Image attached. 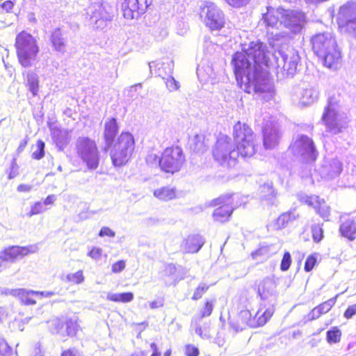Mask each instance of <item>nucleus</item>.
I'll list each match as a JSON object with an SVG mask.
<instances>
[{
  "label": "nucleus",
  "instance_id": "nucleus-1",
  "mask_svg": "<svg viewBox=\"0 0 356 356\" xmlns=\"http://www.w3.org/2000/svg\"><path fill=\"white\" fill-rule=\"evenodd\" d=\"M265 48L266 45L259 41L252 42L247 49L234 54L232 63L240 87L248 93L254 92L268 102L273 97L275 90L264 68L269 66L270 61Z\"/></svg>",
  "mask_w": 356,
  "mask_h": 356
},
{
  "label": "nucleus",
  "instance_id": "nucleus-2",
  "mask_svg": "<svg viewBox=\"0 0 356 356\" xmlns=\"http://www.w3.org/2000/svg\"><path fill=\"white\" fill-rule=\"evenodd\" d=\"M233 136L236 149L227 135H220L213 150L214 159L221 165L234 166L239 155L243 158L253 156L256 151L254 136L250 127L238 121L233 127Z\"/></svg>",
  "mask_w": 356,
  "mask_h": 356
},
{
  "label": "nucleus",
  "instance_id": "nucleus-3",
  "mask_svg": "<svg viewBox=\"0 0 356 356\" xmlns=\"http://www.w3.org/2000/svg\"><path fill=\"white\" fill-rule=\"evenodd\" d=\"M312 43L314 52L323 60L324 65L337 70L341 56L333 35L330 33L316 34L312 38Z\"/></svg>",
  "mask_w": 356,
  "mask_h": 356
},
{
  "label": "nucleus",
  "instance_id": "nucleus-4",
  "mask_svg": "<svg viewBox=\"0 0 356 356\" xmlns=\"http://www.w3.org/2000/svg\"><path fill=\"white\" fill-rule=\"evenodd\" d=\"M15 47L19 63L24 67H31L39 52L36 39L31 33L22 31L16 36Z\"/></svg>",
  "mask_w": 356,
  "mask_h": 356
},
{
  "label": "nucleus",
  "instance_id": "nucleus-5",
  "mask_svg": "<svg viewBox=\"0 0 356 356\" xmlns=\"http://www.w3.org/2000/svg\"><path fill=\"white\" fill-rule=\"evenodd\" d=\"M134 149V136L129 132L122 131L109 149L113 165L115 167H121L125 165L131 159Z\"/></svg>",
  "mask_w": 356,
  "mask_h": 356
},
{
  "label": "nucleus",
  "instance_id": "nucleus-6",
  "mask_svg": "<svg viewBox=\"0 0 356 356\" xmlns=\"http://www.w3.org/2000/svg\"><path fill=\"white\" fill-rule=\"evenodd\" d=\"M277 59V75L278 79L293 77L300 62L298 52L293 48L280 50L275 55Z\"/></svg>",
  "mask_w": 356,
  "mask_h": 356
},
{
  "label": "nucleus",
  "instance_id": "nucleus-7",
  "mask_svg": "<svg viewBox=\"0 0 356 356\" xmlns=\"http://www.w3.org/2000/svg\"><path fill=\"white\" fill-rule=\"evenodd\" d=\"M76 151L88 170H94L98 168L100 155L93 140L88 137L79 138L76 142Z\"/></svg>",
  "mask_w": 356,
  "mask_h": 356
},
{
  "label": "nucleus",
  "instance_id": "nucleus-8",
  "mask_svg": "<svg viewBox=\"0 0 356 356\" xmlns=\"http://www.w3.org/2000/svg\"><path fill=\"white\" fill-rule=\"evenodd\" d=\"M322 120L329 131L334 134L339 133L345 127L346 122L344 120L343 115L340 113V106L335 98L330 97L328 99L327 105L325 108L322 116Z\"/></svg>",
  "mask_w": 356,
  "mask_h": 356
},
{
  "label": "nucleus",
  "instance_id": "nucleus-9",
  "mask_svg": "<svg viewBox=\"0 0 356 356\" xmlns=\"http://www.w3.org/2000/svg\"><path fill=\"white\" fill-rule=\"evenodd\" d=\"M186 161L182 149L179 146L167 147L159 159L161 169L167 172L174 174L179 172Z\"/></svg>",
  "mask_w": 356,
  "mask_h": 356
},
{
  "label": "nucleus",
  "instance_id": "nucleus-10",
  "mask_svg": "<svg viewBox=\"0 0 356 356\" xmlns=\"http://www.w3.org/2000/svg\"><path fill=\"white\" fill-rule=\"evenodd\" d=\"M38 251L36 244L27 246L12 245L6 248L0 252V272L8 267V264H14L29 254Z\"/></svg>",
  "mask_w": 356,
  "mask_h": 356
},
{
  "label": "nucleus",
  "instance_id": "nucleus-11",
  "mask_svg": "<svg viewBox=\"0 0 356 356\" xmlns=\"http://www.w3.org/2000/svg\"><path fill=\"white\" fill-rule=\"evenodd\" d=\"M290 149L295 156L301 157L307 162L314 161L318 156L313 140L305 135L298 136Z\"/></svg>",
  "mask_w": 356,
  "mask_h": 356
},
{
  "label": "nucleus",
  "instance_id": "nucleus-12",
  "mask_svg": "<svg viewBox=\"0 0 356 356\" xmlns=\"http://www.w3.org/2000/svg\"><path fill=\"white\" fill-rule=\"evenodd\" d=\"M337 21L339 28L356 38V3L348 2L342 6Z\"/></svg>",
  "mask_w": 356,
  "mask_h": 356
},
{
  "label": "nucleus",
  "instance_id": "nucleus-13",
  "mask_svg": "<svg viewBox=\"0 0 356 356\" xmlns=\"http://www.w3.org/2000/svg\"><path fill=\"white\" fill-rule=\"evenodd\" d=\"M86 15L89 17L94 28L97 29H103L106 26V22L111 21L113 17V15L101 2H95L88 6L86 9Z\"/></svg>",
  "mask_w": 356,
  "mask_h": 356
},
{
  "label": "nucleus",
  "instance_id": "nucleus-14",
  "mask_svg": "<svg viewBox=\"0 0 356 356\" xmlns=\"http://www.w3.org/2000/svg\"><path fill=\"white\" fill-rule=\"evenodd\" d=\"M274 311L272 307L264 309L261 305L254 316L249 310L245 309L240 312L238 318L249 327H257L264 325L272 317Z\"/></svg>",
  "mask_w": 356,
  "mask_h": 356
},
{
  "label": "nucleus",
  "instance_id": "nucleus-15",
  "mask_svg": "<svg viewBox=\"0 0 356 356\" xmlns=\"http://www.w3.org/2000/svg\"><path fill=\"white\" fill-rule=\"evenodd\" d=\"M202 11L206 13L205 24L211 31H219L224 26V14L213 3L205 2Z\"/></svg>",
  "mask_w": 356,
  "mask_h": 356
},
{
  "label": "nucleus",
  "instance_id": "nucleus-16",
  "mask_svg": "<svg viewBox=\"0 0 356 356\" xmlns=\"http://www.w3.org/2000/svg\"><path fill=\"white\" fill-rule=\"evenodd\" d=\"M152 3V0H124L121 6L123 16L128 19H138Z\"/></svg>",
  "mask_w": 356,
  "mask_h": 356
},
{
  "label": "nucleus",
  "instance_id": "nucleus-17",
  "mask_svg": "<svg viewBox=\"0 0 356 356\" xmlns=\"http://www.w3.org/2000/svg\"><path fill=\"white\" fill-rule=\"evenodd\" d=\"M229 202L228 196L221 195L208 203H205V205L207 207L220 206L213 211L212 216L215 221L223 223L229 220L233 213L232 207L227 204Z\"/></svg>",
  "mask_w": 356,
  "mask_h": 356
},
{
  "label": "nucleus",
  "instance_id": "nucleus-18",
  "mask_svg": "<svg viewBox=\"0 0 356 356\" xmlns=\"http://www.w3.org/2000/svg\"><path fill=\"white\" fill-rule=\"evenodd\" d=\"M305 21V17L302 12L284 9L281 22L282 26L289 32L297 34L302 29Z\"/></svg>",
  "mask_w": 356,
  "mask_h": 356
},
{
  "label": "nucleus",
  "instance_id": "nucleus-19",
  "mask_svg": "<svg viewBox=\"0 0 356 356\" xmlns=\"http://www.w3.org/2000/svg\"><path fill=\"white\" fill-rule=\"evenodd\" d=\"M258 293L263 301L262 305L264 309L272 307L276 302V291L275 284L270 279H264L259 285Z\"/></svg>",
  "mask_w": 356,
  "mask_h": 356
},
{
  "label": "nucleus",
  "instance_id": "nucleus-20",
  "mask_svg": "<svg viewBox=\"0 0 356 356\" xmlns=\"http://www.w3.org/2000/svg\"><path fill=\"white\" fill-rule=\"evenodd\" d=\"M119 131V126L116 118H108L104 123L103 138L104 141V152H107L112 147L115 138Z\"/></svg>",
  "mask_w": 356,
  "mask_h": 356
},
{
  "label": "nucleus",
  "instance_id": "nucleus-21",
  "mask_svg": "<svg viewBox=\"0 0 356 356\" xmlns=\"http://www.w3.org/2000/svg\"><path fill=\"white\" fill-rule=\"evenodd\" d=\"M49 41L54 51L61 54L66 52L68 40L67 33L63 29L58 27L51 31Z\"/></svg>",
  "mask_w": 356,
  "mask_h": 356
},
{
  "label": "nucleus",
  "instance_id": "nucleus-22",
  "mask_svg": "<svg viewBox=\"0 0 356 356\" xmlns=\"http://www.w3.org/2000/svg\"><path fill=\"white\" fill-rule=\"evenodd\" d=\"M284 9L282 7L277 8H267V12L263 14L262 19L268 27L280 29L282 27V14Z\"/></svg>",
  "mask_w": 356,
  "mask_h": 356
},
{
  "label": "nucleus",
  "instance_id": "nucleus-23",
  "mask_svg": "<svg viewBox=\"0 0 356 356\" xmlns=\"http://www.w3.org/2000/svg\"><path fill=\"white\" fill-rule=\"evenodd\" d=\"M280 134L276 124H266L263 129L264 146L266 149H273L278 143Z\"/></svg>",
  "mask_w": 356,
  "mask_h": 356
},
{
  "label": "nucleus",
  "instance_id": "nucleus-24",
  "mask_svg": "<svg viewBox=\"0 0 356 356\" xmlns=\"http://www.w3.org/2000/svg\"><path fill=\"white\" fill-rule=\"evenodd\" d=\"M276 192L273 188L272 182H266L259 187V195L262 200H264L270 205L276 203Z\"/></svg>",
  "mask_w": 356,
  "mask_h": 356
},
{
  "label": "nucleus",
  "instance_id": "nucleus-25",
  "mask_svg": "<svg viewBox=\"0 0 356 356\" xmlns=\"http://www.w3.org/2000/svg\"><path fill=\"white\" fill-rule=\"evenodd\" d=\"M341 235L350 241L356 238V222L353 219L348 218L343 221L339 227Z\"/></svg>",
  "mask_w": 356,
  "mask_h": 356
},
{
  "label": "nucleus",
  "instance_id": "nucleus-26",
  "mask_svg": "<svg viewBox=\"0 0 356 356\" xmlns=\"http://www.w3.org/2000/svg\"><path fill=\"white\" fill-rule=\"evenodd\" d=\"M51 135L52 139L59 151L63 150L70 143V136L67 130L54 129Z\"/></svg>",
  "mask_w": 356,
  "mask_h": 356
},
{
  "label": "nucleus",
  "instance_id": "nucleus-27",
  "mask_svg": "<svg viewBox=\"0 0 356 356\" xmlns=\"http://www.w3.org/2000/svg\"><path fill=\"white\" fill-rule=\"evenodd\" d=\"M11 294L17 297L22 303L26 305H35L36 301L33 298L35 296V291L19 289L13 290Z\"/></svg>",
  "mask_w": 356,
  "mask_h": 356
},
{
  "label": "nucleus",
  "instance_id": "nucleus-28",
  "mask_svg": "<svg viewBox=\"0 0 356 356\" xmlns=\"http://www.w3.org/2000/svg\"><path fill=\"white\" fill-rule=\"evenodd\" d=\"M167 64V67L165 68V79H163L165 80V83L167 88L169 91L172 92L178 90L180 87V84L179 81L175 80V79L172 76L173 68H174V63L173 62H168L165 63Z\"/></svg>",
  "mask_w": 356,
  "mask_h": 356
},
{
  "label": "nucleus",
  "instance_id": "nucleus-29",
  "mask_svg": "<svg viewBox=\"0 0 356 356\" xmlns=\"http://www.w3.org/2000/svg\"><path fill=\"white\" fill-rule=\"evenodd\" d=\"M168 62H173L170 58H164L163 60L158 61H152L149 63V70L152 74H154L155 76H160L162 79H165V68L167 67V64L165 63Z\"/></svg>",
  "mask_w": 356,
  "mask_h": 356
},
{
  "label": "nucleus",
  "instance_id": "nucleus-30",
  "mask_svg": "<svg viewBox=\"0 0 356 356\" xmlns=\"http://www.w3.org/2000/svg\"><path fill=\"white\" fill-rule=\"evenodd\" d=\"M183 250L188 253H195L200 249V236L199 234L191 235L182 245Z\"/></svg>",
  "mask_w": 356,
  "mask_h": 356
},
{
  "label": "nucleus",
  "instance_id": "nucleus-31",
  "mask_svg": "<svg viewBox=\"0 0 356 356\" xmlns=\"http://www.w3.org/2000/svg\"><path fill=\"white\" fill-rule=\"evenodd\" d=\"M318 96V91L314 88L302 90L300 100L304 105H309L314 102Z\"/></svg>",
  "mask_w": 356,
  "mask_h": 356
},
{
  "label": "nucleus",
  "instance_id": "nucleus-32",
  "mask_svg": "<svg viewBox=\"0 0 356 356\" xmlns=\"http://www.w3.org/2000/svg\"><path fill=\"white\" fill-rule=\"evenodd\" d=\"M298 214L296 210L289 211L281 214L277 219L276 225L278 229L285 227L290 222L296 220Z\"/></svg>",
  "mask_w": 356,
  "mask_h": 356
},
{
  "label": "nucleus",
  "instance_id": "nucleus-33",
  "mask_svg": "<svg viewBox=\"0 0 356 356\" xmlns=\"http://www.w3.org/2000/svg\"><path fill=\"white\" fill-rule=\"evenodd\" d=\"M154 195L159 200L168 201L176 197V190L175 188L163 187L155 190Z\"/></svg>",
  "mask_w": 356,
  "mask_h": 356
},
{
  "label": "nucleus",
  "instance_id": "nucleus-34",
  "mask_svg": "<svg viewBox=\"0 0 356 356\" xmlns=\"http://www.w3.org/2000/svg\"><path fill=\"white\" fill-rule=\"evenodd\" d=\"M106 299L113 302H129L134 300L132 292H124L121 293H108Z\"/></svg>",
  "mask_w": 356,
  "mask_h": 356
},
{
  "label": "nucleus",
  "instance_id": "nucleus-35",
  "mask_svg": "<svg viewBox=\"0 0 356 356\" xmlns=\"http://www.w3.org/2000/svg\"><path fill=\"white\" fill-rule=\"evenodd\" d=\"M225 195L229 197L230 202L227 204L232 207V211L238 207L245 204L247 202V197L238 193L225 194Z\"/></svg>",
  "mask_w": 356,
  "mask_h": 356
},
{
  "label": "nucleus",
  "instance_id": "nucleus-36",
  "mask_svg": "<svg viewBox=\"0 0 356 356\" xmlns=\"http://www.w3.org/2000/svg\"><path fill=\"white\" fill-rule=\"evenodd\" d=\"M26 81L29 90L31 92L33 95H37L38 91V75L33 72H29L26 75Z\"/></svg>",
  "mask_w": 356,
  "mask_h": 356
},
{
  "label": "nucleus",
  "instance_id": "nucleus-37",
  "mask_svg": "<svg viewBox=\"0 0 356 356\" xmlns=\"http://www.w3.org/2000/svg\"><path fill=\"white\" fill-rule=\"evenodd\" d=\"M79 325L77 323L76 319L67 318L65 320V337H74L76 334L79 330Z\"/></svg>",
  "mask_w": 356,
  "mask_h": 356
},
{
  "label": "nucleus",
  "instance_id": "nucleus-38",
  "mask_svg": "<svg viewBox=\"0 0 356 356\" xmlns=\"http://www.w3.org/2000/svg\"><path fill=\"white\" fill-rule=\"evenodd\" d=\"M51 326V330L53 333L60 334L62 337H65V321L60 318L52 320Z\"/></svg>",
  "mask_w": 356,
  "mask_h": 356
},
{
  "label": "nucleus",
  "instance_id": "nucleus-39",
  "mask_svg": "<svg viewBox=\"0 0 356 356\" xmlns=\"http://www.w3.org/2000/svg\"><path fill=\"white\" fill-rule=\"evenodd\" d=\"M299 200L301 202L313 207L315 209H317V207L322 200H321L318 196L301 194L299 195Z\"/></svg>",
  "mask_w": 356,
  "mask_h": 356
},
{
  "label": "nucleus",
  "instance_id": "nucleus-40",
  "mask_svg": "<svg viewBox=\"0 0 356 356\" xmlns=\"http://www.w3.org/2000/svg\"><path fill=\"white\" fill-rule=\"evenodd\" d=\"M341 332L337 327H332L326 333V339L329 343H336L340 341Z\"/></svg>",
  "mask_w": 356,
  "mask_h": 356
},
{
  "label": "nucleus",
  "instance_id": "nucleus-41",
  "mask_svg": "<svg viewBox=\"0 0 356 356\" xmlns=\"http://www.w3.org/2000/svg\"><path fill=\"white\" fill-rule=\"evenodd\" d=\"M328 168L327 174L330 177L338 176L342 170L341 163L337 159L332 160Z\"/></svg>",
  "mask_w": 356,
  "mask_h": 356
},
{
  "label": "nucleus",
  "instance_id": "nucleus-42",
  "mask_svg": "<svg viewBox=\"0 0 356 356\" xmlns=\"http://www.w3.org/2000/svg\"><path fill=\"white\" fill-rule=\"evenodd\" d=\"M142 88L141 83H137L134 86H131L129 88L127 89L124 91L125 96L128 98L129 101H134L138 98L140 95L139 90Z\"/></svg>",
  "mask_w": 356,
  "mask_h": 356
},
{
  "label": "nucleus",
  "instance_id": "nucleus-43",
  "mask_svg": "<svg viewBox=\"0 0 356 356\" xmlns=\"http://www.w3.org/2000/svg\"><path fill=\"white\" fill-rule=\"evenodd\" d=\"M181 270H182L181 266L177 268L175 265L169 264L165 266V272L167 275L172 276L175 281H177L184 278L182 275L178 274V271L179 272Z\"/></svg>",
  "mask_w": 356,
  "mask_h": 356
},
{
  "label": "nucleus",
  "instance_id": "nucleus-44",
  "mask_svg": "<svg viewBox=\"0 0 356 356\" xmlns=\"http://www.w3.org/2000/svg\"><path fill=\"white\" fill-rule=\"evenodd\" d=\"M338 296L339 294H337L335 297L330 298L328 300L318 305L317 307L318 309L320 311V313L321 314L327 313L335 305Z\"/></svg>",
  "mask_w": 356,
  "mask_h": 356
},
{
  "label": "nucleus",
  "instance_id": "nucleus-45",
  "mask_svg": "<svg viewBox=\"0 0 356 356\" xmlns=\"http://www.w3.org/2000/svg\"><path fill=\"white\" fill-rule=\"evenodd\" d=\"M45 143L39 140L36 143V149L32 153L31 157L35 160H40L44 156Z\"/></svg>",
  "mask_w": 356,
  "mask_h": 356
},
{
  "label": "nucleus",
  "instance_id": "nucleus-46",
  "mask_svg": "<svg viewBox=\"0 0 356 356\" xmlns=\"http://www.w3.org/2000/svg\"><path fill=\"white\" fill-rule=\"evenodd\" d=\"M317 213L325 220H327L330 213V207L325 204L323 200L318 205L317 209H315Z\"/></svg>",
  "mask_w": 356,
  "mask_h": 356
},
{
  "label": "nucleus",
  "instance_id": "nucleus-47",
  "mask_svg": "<svg viewBox=\"0 0 356 356\" xmlns=\"http://www.w3.org/2000/svg\"><path fill=\"white\" fill-rule=\"evenodd\" d=\"M200 142V139L199 138V134H195L193 136L189 138L188 144L190 146V149L195 153H199L200 151V145L199 143Z\"/></svg>",
  "mask_w": 356,
  "mask_h": 356
},
{
  "label": "nucleus",
  "instance_id": "nucleus-48",
  "mask_svg": "<svg viewBox=\"0 0 356 356\" xmlns=\"http://www.w3.org/2000/svg\"><path fill=\"white\" fill-rule=\"evenodd\" d=\"M313 240L318 243L323 238V230L319 225H314L312 227Z\"/></svg>",
  "mask_w": 356,
  "mask_h": 356
},
{
  "label": "nucleus",
  "instance_id": "nucleus-49",
  "mask_svg": "<svg viewBox=\"0 0 356 356\" xmlns=\"http://www.w3.org/2000/svg\"><path fill=\"white\" fill-rule=\"evenodd\" d=\"M47 208L44 207V204L42 202H35L31 209L30 212L27 214L29 217L33 215H37L44 212Z\"/></svg>",
  "mask_w": 356,
  "mask_h": 356
},
{
  "label": "nucleus",
  "instance_id": "nucleus-50",
  "mask_svg": "<svg viewBox=\"0 0 356 356\" xmlns=\"http://www.w3.org/2000/svg\"><path fill=\"white\" fill-rule=\"evenodd\" d=\"M19 165L17 163L16 159L13 158L10 163V166L7 172L8 173V179H12L19 175Z\"/></svg>",
  "mask_w": 356,
  "mask_h": 356
},
{
  "label": "nucleus",
  "instance_id": "nucleus-51",
  "mask_svg": "<svg viewBox=\"0 0 356 356\" xmlns=\"http://www.w3.org/2000/svg\"><path fill=\"white\" fill-rule=\"evenodd\" d=\"M12 352L13 349L7 341L4 339H0V355L2 356H10Z\"/></svg>",
  "mask_w": 356,
  "mask_h": 356
},
{
  "label": "nucleus",
  "instance_id": "nucleus-52",
  "mask_svg": "<svg viewBox=\"0 0 356 356\" xmlns=\"http://www.w3.org/2000/svg\"><path fill=\"white\" fill-rule=\"evenodd\" d=\"M216 302L215 299L207 300L204 303V311L202 312V317L209 316L211 315L214 304Z\"/></svg>",
  "mask_w": 356,
  "mask_h": 356
},
{
  "label": "nucleus",
  "instance_id": "nucleus-53",
  "mask_svg": "<svg viewBox=\"0 0 356 356\" xmlns=\"http://www.w3.org/2000/svg\"><path fill=\"white\" fill-rule=\"evenodd\" d=\"M291 264V254L289 252H286L284 254L283 258L280 264V269L282 271H286L290 268Z\"/></svg>",
  "mask_w": 356,
  "mask_h": 356
},
{
  "label": "nucleus",
  "instance_id": "nucleus-54",
  "mask_svg": "<svg viewBox=\"0 0 356 356\" xmlns=\"http://www.w3.org/2000/svg\"><path fill=\"white\" fill-rule=\"evenodd\" d=\"M83 275L82 271H77L73 274H69L67 275V280L69 282H72L76 284H80L83 281Z\"/></svg>",
  "mask_w": 356,
  "mask_h": 356
},
{
  "label": "nucleus",
  "instance_id": "nucleus-55",
  "mask_svg": "<svg viewBox=\"0 0 356 356\" xmlns=\"http://www.w3.org/2000/svg\"><path fill=\"white\" fill-rule=\"evenodd\" d=\"M270 247L269 246H261L258 250L252 252V257L253 259H257L260 256L268 257L269 254Z\"/></svg>",
  "mask_w": 356,
  "mask_h": 356
},
{
  "label": "nucleus",
  "instance_id": "nucleus-56",
  "mask_svg": "<svg viewBox=\"0 0 356 356\" xmlns=\"http://www.w3.org/2000/svg\"><path fill=\"white\" fill-rule=\"evenodd\" d=\"M316 262V259L314 256L310 255L309 256L305 261L304 269L306 272L311 271L314 266H315Z\"/></svg>",
  "mask_w": 356,
  "mask_h": 356
},
{
  "label": "nucleus",
  "instance_id": "nucleus-57",
  "mask_svg": "<svg viewBox=\"0 0 356 356\" xmlns=\"http://www.w3.org/2000/svg\"><path fill=\"white\" fill-rule=\"evenodd\" d=\"M200 317L199 316H195L193 318L191 321V328L192 330H194L195 332L200 336Z\"/></svg>",
  "mask_w": 356,
  "mask_h": 356
},
{
  "label": "nucleus",
  "instance_id": "nucleus-58",
  "mask_svg": "<svg viewBox=\"0 0 356 356\" xmlns=\"http://www.w3.org/2000/svg\"><path fill=\"white\" fill-rule=\"evenodd\" d=\"M185 354L187 356H198L199 349L197 347L188 344L185 346Z\"/></svg>",
  "mask_w": 356,
  "mask_h": 356
},
{
  "label": "nucleus",
  "instance_id": "nucleus-59",
  "mask_svg": "<svg viewBox=\"0 0 356 356\" xmlns=\"http://www.w3.org/2000/svg\"><path fill=\"white\" fill-rule=\"evenodd\" d=\"M60 356H81V353L78 349L75 348H70L68 349L63 350Z\"/></svg>",
  "mask_w": 356,
  "mask_h": 356
},
{
  "label": "nucleus",
  "instance_id": "nucleus-60",
  "mask_svg": "<svg viewBox=\"0 0 356 356\" xmlns=\"http://www.w3.org/2000/svg\"><path fill=\"white\" fill-rule=\"evenodd\" d=\"M115 236V233L114 231H113L111 228L108 227H103L100 229L99 232V236L100 237H104V236H108V237H114Z\"/></svg>",
  "mask_w": 356,
  "mask_h": 356
},
{
  "label": "nucleus",
  "instance_id": "nucleus-61",
  "mask_svg": "<svg viewBox=\"0 0 356 356\" xmlns=\"http://www.w3.org/2000/svg\"><path fill=\"white\" fill-rule=\"evenodd\" d=\"M125 268V262L123 260L114 263L112 266V271L115 273L122 272Z\"/></svg>",
  "mask_w": 356,
  "mask_h": 356
},
{
  "label": "nucleus",
  "instance_id": "nucleus-62",
  "mask_svg": "<svg viewBox=\"0 0 356 356\" xmlns=\"http://www.w3.org/2000/svg\"><path fill=\"white\" fill-rule=\"evenodd\" d=\"M229 5L236 7L240 8L243 6L249 3L250 0H225Z\"/></svg>",
  "mask_w": 356,
  "mask_h": 356
},
{
  "label": "nucleus",
  "instance_id": "nucleus-63",
  "mask_svg": "<svg viewBox=\"0 0 356 356\" xmlns=\"http://www.w3.org/2000/svg\"><path fill=\"white\" fill-rule=\"evenodd\" d=\"M321 315L318 307H316L307 315L306 318L307 321H313L318 318Z\"/></svg>",
  "mask_w": 356,
  "mask_h": 356
},
{
  "label": "nucleus",
  "instance_id": "nucleus-64",
  "mask_svg": "<svg viewBox=\"0 0 356 356\" xmlns=\"http://www.w3.org/2000/svg\"><path fill=\"white\" fill-rule=\"evenodd\" d=\"M356 314V304L349 306L344 312V317L347 319L351 318Z\"/></svg>",
  "mask_w": 356,
  "mask_h": 356
}]
</instances>
